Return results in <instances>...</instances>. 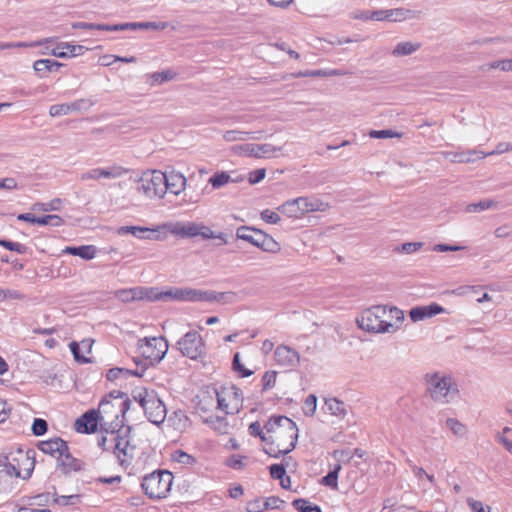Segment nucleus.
<instances>
[{"instance_id": "obj_1", "label": "nucleus", "mask_w": 512, "mask_h": 512, "mask_svg": "<svg viewBox=\"0 0 512 512\" xmlns=\"http://www.w3.org/2000/svg\"><path fill=\"white\" fill-rule=\"evenodd\" d=\"M404 320V313L395 306L375 305L363 310L356 319L360 329L370 333H395Z\"/></svg>"}, {"instance_id": "obj_2", "label": "nucleus", "mask_w": 512, "mask_h": 512, "mask_svg": "<svg viewBox=\"0 0 512 512\" xmlns=\"http://www.w3.org/2000/svg\"><path fill=\"white\" fill-rule=\"evenodd\" d=\"M426 390L430 398L440 404L452 402L458 395L459 389L452 376L433 372L427 373L424 377Z\"/></svg>"}, {"instance_id": "obj_3", "label": "nucleus", "mask_w": 512, "mask_h": 512, "mask_svg": "<svg viewBox=\"0 0 512 512\" xmlns=\"http://www.w3.org/2000/svg\"><path fill=\"white\" fill-rule=\"evenodd\" d=\"M160 229L165 230V239L167 238V234L170 233L180 238H194L199 236L204 240L215 238L220 239L222 244L227 243V239L224 233L220 232L216 234L212 229H210L202 222H165L161 224Z\"/></svg>"}, {"instance_id": "obj_4", "label": "nucleus", "mask_w": 512, "mask_h": 512, "mask_svg": "<svg viewBox=\"0 0 512 512\" xmlns=\"http://www.w3.org/2000/svg\"><path fill=\"white\" fill-rule=\"evenodd\" d=\"M264 428L269 434V439L278 442L280 446H285L288 450H293L298 438V428L296 423L286 416H272L269 418Z\"/></svg>"}, {"instance_id": "obj_5", "label": "nucleus", "mask_w": 512, "mask_h": 512, "mask_svg": "<svg viewBox=\"0 0 512 512\" xmlns=\"http://www.w3.org/2000/svg\"><path fill=\"white\" fill-rule=\"evenodd\" d=\"M133 398L143 409L148 421L155 425L164 422L167 415L166 406L155 391L138 389L133 392Z\"/></svg>"}, {"instance_id": "obj_6", "label": "nucleus", "mask_w": 512, "mask_h": 512, "mask_svg": "<svg viewBox=\"0 0 512 512\" xmlns=\"http://www.w3.org/2000/svg\"><path fill=\"white\" fill-rule=\"evenodd\" d=\"M168 342L164 337H145L138 340L137 348L144 358L139 360L134 358L137 367H142L143 364L154 365L159 363L168 351Z\"/></svg>"}, {"instance_id": "obj_7", "label": "nucleus", "mask_w": 512, "mask_h": 512, "mask_svg": "<svg viewBox=\"0 0 512 512\" xmlns=\"http://www.w3.org/2000/svg\"><path fill=\"white\" fill-rule=\"evenodd\" d=\"M173 475L166 470L154 471L143 478L141 487L150 499L166 497L171 489Z\"/></svg>"}, {"instance_id": "obj_8", "label": "nucleus", "mask_w": 512, "mask_h": 512, "mask_svg": "<svg viewBox=\"0 0 512 512\" xmlns=\"http://www.w3.org/2000/svg\"><path fill=\"white\" fill-rule=\"evenodd\" d=\"M166 174L159 170L145 171L137 183V190L147 198H163L167 192Z\"/></svg>"}, {"instance_id": "obj_9", "label": "nucleus", "mask_w": 512, "mask_h": 512, "mask_svg": "<svg viewBox=\"0 0 512 512\" xmlns=\"http://www.w3.org/2000/svg\"><path fill=\"white\" fill-rule=\"evenodd\" d=\"M129 433L130 427L110 433V448L122 466L129 465L134 457L135 446L130 443Z\"/></svg>"}, {"instance_id": "obj_10", "label": "nucleus", "mask_w": 512, "mask_h": 512, "mask_svg": "<svg viewBox=\"0 0 512 512\" xmlns=\"http://www.w3.org/2000/svg\"><path fill=\"white\" fill-rule=\"evenodd\" d=\"M236 236L266 252L276 253L280 250V244L273 237L256 228L241 226L237 229Z\"/></svg>"}, {"instance_id": "obj_11", "label": "nucleus", "mask_w": 512, "mask_h": 512, "mask_svg": "<svg viewBox=\"0 0 512 512\" xmlns=\"http://www.w3.org/2000/svg\"><path fill=\"white\" fill-rule=\"evenodd\" d=\"M110 405V401L104 398L100 404L98 410H88L75 422V429L79 433L90 434L97 430L98 424L105 425L106 417L104 414L107 413L106 407Z\"/></svg>"}, {"instance_id": "obj_12", "label": "nucleus", "mask_w": 512, "mask_h": 512, "mask_svg": "<svg viewBox=\"0 0 512 512\" xmlns=\"http://www.w3.org/2000/svg\"><path fill=\"white\" fill-rule=\"evenodd\" d=\"M218 407L227 414L238 413L242 407L243 394L235 385L223 386L216 390Z\"/></svg>"}, {"instance_id": "obj_13", "label": "nucleus", "mask_w": 512, "mask_h": 512, "mask_svg": "<svg viewBox=\"0 0 512 512\" xmlns=\"http://www.w3.org/2000/svg\"><path fill=\"white\" fill-rule=\"evenodd\" d=\"M183 356L191 360H200L205 356V344L197 331H189L177 342Z\"/></svg>"}, {"instance_id": "obj_14", "label": "nucleus", "mask_w": 512, "mask_h": 512, "mask_svg": "<svg viewBox=\"0 0 512 512\" xmlns=\"http://www.w3.org/2000/svg\"><path fill=\"white\" fill-rule=\"evenodd\" d=\"M161 224L154 228H147L141 226H122L118 228L117 233L119 235L132 234L138 239L163 241L165 240V230L160 229Z\"/></svg>"}, {"instance_id": "obj_15", "label": "nucleus", "mask_w": 512, "mask_h": 512, "mask_svg": "<svg viewBox=\"0 0 512 512\" xmlns=\"http://www.w3.org/2000/svg\"><path fill=\"white\" fill-rule=\"evenodd\" d=\"M232 150L240 156H253L256 158L270 157V155L280 151L279 147L272 144H242L232 148Z\"/></svg>"}, {"instance_id": "obj_16", "label": "nucleus", "mask_w": 512, "mask_h": 512, "mask_svg": "<svg viewBox=\"0 0 512 512\" xmlns=\"http://www.w3.org/2000/svg\"><path fill=\"white\" fill-rule=\"evenodd\" d=\"M128 170L122 166L112 165L107 168H93L88 171L83 172L80 175V180L85 182L89 180L98 181L102 178L104 179H116L125 175Z\"/></svg>"}, {"instance_id": "obj_17", "label": "nucleus", "mask_w": 512, "mask_h": 512, "mask_svg": "<svg viewBox=\"0 0 512 512\" xmlns=\"http://www.w3.org/2000/svg\"><path fill=\"white\" fill-rule=\"evenodd\" d=\"M94 105L91 99H78L71 103L55 104L49 108V115L51 117L64 116L74 112L87 111Z\"/></svg>"}, {"instance_id": "obj_18", "label": "nucleus", "mask_w": 512, "mask_h": 512, "mask_svg": "<svg viewBox=\"0 0 512 512\" xmlns=\"http://www.w3.org/2000/svg\"><path fill=\"white\" fill-rule=\"evenodd\" d=\"M13 453L17 464L21 467V478H30L35 467V451L31 449L23 451L19 448Z\"/></svg>"}, {"instance_id": "obj_19", "label": "nucleus", "mask_w": 512, "mask_h": 512, "mask_svg": "<svg viewBox=\"0 0 512 512\" xmlns=\"http://www.w3.org/2000/svg\"><path fill=\"white\" fill-rule=\"evenodd\" d=\"M199 289L194 288H170L163 291V300L198 302Z\"/></svg>"}, {"instance_id": "obj_20", "label": "nucleus", "mask_w": 512, "mask_h": 512, "mask_svg": "<svg viewBox=\"0 0 512 512\" xmlns=\"http://www.w3.org/2000/svg\"><path fill=\"white\" fill-rule=\"evenodd\" d=\"M274 357L277 364L287 368H293L300 361L298 352L286 345H279L275 349Z\"/></svg>"}, {"instance_id": "obj_21", "label": "nucleus", "mask_w": 512, "mask_h": 512, "mask_svg": "<svg viewBox=\"0 0 512 512\" xmlns=\"http://www.w3.org/2000/svg\"><path fill=\"white\" fill-rule=\"evenodd\" d=\"M237 294L233 291L217 292L213 290L199 289L198 302H221L224 304L234 303Z\"/></svg>"}, {"instance_id": "obj_22", "label": "nucleus", "mask_w": 512, "mask_h": 512, "mask_svg": "<svg viewBox=\"0 0 512 512\" xmlns=\"http://www.w3.org/2000/svg\"><path fill=\"white\" fill-rule=\"evenodd\" d=\"M445 309L437 303H431L426 306H416L409 311V317L413 322H419L431 318L437 314L443 313Z\"/></svg>"}, {"instance_id": "obj_23", "label": "nucleus", "mask_w": 512, "mask_h": 512, "mask_svg": "<svg viewBox=\"0 0 512 512\" xmlns=\"http://www.w3.org/2000/svg\"><path fill=\"white\" fill-rule=\"evenodd\" d=\"M66 445V441L59 437H55L46 441L39 442L37 447L43 453L58 459L63 454V451H66Z\"/></svg>"}, {"instance_id": "obj_24", "label": "nucleus", "mask_w": 512, "mask_h": 512, "mask_svg": "<svg viewBox=\"0 0 512 512\" xmlns=\"http://www.w3.org/2000/svg\"><path fill=\"white\" fill-rule=\"evenodd\" d=\"M15 456L11 452L4 459H0V482L5 480L7 477L21 478V467L18 464H14Z\"/></svg>"}, {"instance_id": "obj_25", "label": "nucleus", "mask_w": 512, "mask_h": 512, "mask_svg": "<svg viewBox=\"0 0 512 512\" xmlns=\"http://www.w3.org/2000/svg\"><path fill=\"white\" fill-rule=\"evenodd\" d=\"M83 464L80 460L73 457L66 445V451L57 459V467L64 473L78 472L82 470Z\"/></svg>"}, {"instance_id": "obj_26", "label": "nucleus", "mask_w": 512, "mask_h": 512, "mask_svg": "<svg viewBox=\"0 0 512 512\" xmlns=\"http://www.w3.org/2000/svg\"><path fill=\"white\" fill-rule=\"evenodd\" d=\"M303 216L311 212H325L329 204L316 197H298Z\"/></svg>"}, {"instance_id": "obj_27", "label": "nucleus", "mask_w": 512, "mask_h": 512, "mask_svg": "<svg viewBox=\"0 0 512 512\" xmlns=\"http://www.w3.org/2000/svg\"><path fill=\"white\" fill-rule=\"evenodd\" d=\"M166 179L167 190L171 193L179 195L185 190L187 179L181 173L172 171L169 175L166 174Z\"/></svg>"}, {"instance_id": "obj_28", "label": "nucleus", "mask_w": 512, "mask_h": 512, "mask_svg": "<svg viewBox=\"0 0 512 512\" xmlns=\"http://www.w3.org/2000/svg\"><path fill=\"white\" fill-rule=\"evenodd\" d=\"M147 370V365L143 364L142 367H137L135 370L127 369V368H112L107 372V379L109 381H114L120 377V375H123L124 377L128 376H136V377H142L144 375V372Z\"/></svg>"}, {"instance_id": "obj_29", "label": "nucleus", "mask_w": 512, "mask_h": 512, "mask_svg": "<svg viewBox=\"0 0 512 512\" xmlns=\"http://www.w3.org/2000/svg\"><path fill=\"white\" fill-rule=\"evenodd\" d=\"M277 210L289 218L301 219L303 217L297 198L285 201Z\"/></svg>"}, {"instance_id": "obj_30", "label": "nucleus", "mask_w": 512, "mask_h": 512, "mask_svg": "<svg viewBox=\"0 0 512 512\" xmlns=\"http://www.w3.org/2000/svg\"><path fill=\"white\" fill-rule=\"evenodd\" d=\"M63 253L79 256L85 260H91L96 256V247L93 245L67 246Z\"/></svg>"}, {"instance_id": "obj_31", "label": "nucleus", "mask_w": 512, "mask_h": 512, "mask_svg": "<svg viewBox=\"0 0 512 512\" xmlns=\"http://www.w3.org/2000/svg\"><path fill=\"white\" fill-rule=\"evenodd\" d=\"M421 47V43L419 42H412V41H406V42H399L395 48L392 50L391 54L394 57H403L408 56L416 51H418Z\"/></svg>"}, {"instance_id": "obj_32", "label": "nucleus", "mask_w": 512, "mask_h": 512, "mask_svg": "<svg viewBox=\"0 0 512 512\" xmlns=\"http://www.w3.org/2000/svg\"><path fill=\"white\" fill-rule=\"evenodd\" d=\"M419 12L405 8L388 9L389 22H401L418 17Z\"/></svg>"}, {"instance_id": "obj_33", "label": "nucleus", "mask_w": 512, "mask_h": 512, "mask_svg": "<svg viewBox=\"0 0 512 512\" xmlns=\"http://www.w3.org/2000/svg\"><path fill=\"white\" fill-rule=\"evenodd\" d=\"M173 428L177 431H184L190 425L189 417L183 410L174 411L168 418Z\"/></svg>"}, {"instance_id": "obj_34", "label": "nucleus", "mask_w": 512, "mask_h": 512, "mask_svg": "<svg viewBox=\"0 0 512 512\" xmlns=\"http://www.w3.org/2000/svg\"><path fill=\"white\" fill-rule=\"evenodd\" d=\"M62 65V63L52 59H39L34 62L33 68L37 73L42 74L57 71Z\"/></svg>"}, {"instance_id": "obj_35", "label": "nucleus", "mask_w": 512, "mask_h": 512, "mask_svg": "<svg viewBox=\"0 0 512 512\" xmlns=\"http://www.w3.org/2000/svg\"><path fill=\"white\" fill-rule=\"evenodd\" d=\"M204 423L208 424L214 431L219 434H227L229 431V424L225 417L210 416L204 419Z\"/></svg>"}, {"instance_id": "obj_36", "label": "nucleus", "mask_w": 512, "mask_h": 512, "mask_svg": "<svg viewBox=\"0 0 512 512\" xmlns=\"http://www.w3.org/2000/svg\"><path fill=\"white\" fill-rule=\"evenodd\" d=\"M349 74L345 70L341 69H328V70H311L306 72H301L298 74L300 77H330V76H344Z\"/></svg>"}, {"instance_id": "obj_37", "label": "nucleus", "mask_w": 512, "mask_h": 512, "mask_svg": "<svg viewBox=\"0 0 512 512\" xmlns=\"http://www.w3.org/2000/svg\"><path fill=\"white\" fill-rule=\"evenodd\" d=\"M230 182H238V180L233 179L230 174L225 171L215 173L208 180V183L211 184L214 189H219Z\"/></svg>"}, {"instance_id": "obj_38", "label": "nucleus", "mask_w": 512, "mask_h": 512, "mask_svg": "<svg viewBox=\"0 0 512 512\" xmlns=\"http://www.w3.org/2000/svg\"><path fill=\"white\" fill-rule=\"evenodd\" d=\"M141 288L121 289L115 293V296L123 302H130L134 300H142Z\"/></svg>"}, {"instance_id": "obj_39", "label": "nucleus", "mask_w": 512, "mask_h": 512, "mask_svg": "<svg viewBox=\"0 0 512 512\" xmlns=\"http://www.w3.org/2000/svg\"><path fill=\"white\" fill-rule=\"evenodd\" d=\"M264 442L266 443L264 452L271 457L279 458L281 455H286L291 452V450H288L285 446H280L278 442H273L270 439Z\"/></svg>"}, {"instance_id": "obj_40", "label": "nucleus", "mask_w": 512, "mask_h": 512, "mask_svg": "<svg viewBox=\"0 0 512 512\" xmlns=\"http://www.w3.org/2000/svg\"><path fill=\"white\" fill-rule=\"evenodd\" d=\"M325 406L332 415L340 417L346 415V405L336 398L326 399Z\"/></svg>"}, {"instance_id": "obj_41", "label": "nucleus", "mask_w": 512, "mask_h": 512, "mask_svg": "<svg viewBox=\"0 0 512 512\" xmlns=\"http://www.w3.org/2000/svg\"><path fill=\"white\" fill-rule=\"evenodd\" d=\"M52 41H53L52 38H46L44 40L36 41V42H31V43H26V42L4 43V42H0V50L12 49V48L37 47V46H40V45H42L44 43H48V42H52Z\"/></svg>"}, {"instance_id": "obj_42", "label": "nucleus", "mask_w": 512, "mask_h": 512, "mask_svg": "<svg viewBox=\"0 0 512 512\" xmlns=\"http://www.w3.org/2000/svg\"><path fill=\"white\" fill-rule=\"evenodd\" d=\"M293 507L300 512H322L318 505H313L306 499H295L292 502Z\"/></svg>"}, {"instance_id": "obj_43", "label": "nucleus", "mask_w": 512, "mask_h": 512, "mask_svg": "<svg viewBox=\"0 0 512 512\" xmlns=\"http://www.w3.org/2000/svg\"><path fill=\"white\" fill-rule=\"evenodd\" d=\"M341 470V465H336L335 468L330 471L326 476H324L321 480V483L332 488L336 489L338 486V474Z\"/></svg>"}, {"instance_id": "obj_44", "label": "nucleus", "mask_w": 512, "mask_h": 512, "mask_svg": "<svg viewBox=\"0 0 512 512\" xmlns=\"http://www.w3.org/2000/svg\"><path fill=\"white\" fill-rule=\"evenodd\" d=\"M495 206V202L492 200H482L477 203H471L466 206V212L468 213H478L484 210H488Z\"/></svg>"}, {"instance_id": "obj_45", "label": "nucleus", "mask_w": 512, "mask_h": 512, "mask_svg": "<svg viewBox=\"0 0 512 512\" xmlns=\"http://www.w3.org/2000/svg\"><path fill=\"white\" fill-rule=\"evenodd\" d=\"M446 426L452 431L457 437H463L466 434V427L460 421L455 418H448L446 420Z\"/></svg>"}, {"instance_id": "obj_46", "label": "nucleus", "mask_w": 512, "mask_h": 512, "mask_svg": "<svg viewBox=\"0 0 512 512\" xmlns=\"http://www.w3.org/2000/svg\"><path fill=\"white\" fill-rule=\"evenodd\" d=\"M64 223L63 219L58 215H45L37 217L36 224L45 226L50 225L54 227L61 226Z\"/></svg>"}, {"instance_id": "obj_47", "label": "nucleus", "mask_w": 512, "mask_h": 512, "mask_svg": "<svg viewBox=\"0 0 512 512\" xmlns=\"http://www.w3.org/2000/svg\"><path fill=\"white\" fill-rule=\"evenodd\" d=\"M61 204L62 200L60 198H55L47 203H35L33 205V209L44 212L56 211L60 209Z\"/></svg>"}, {"instance_id": "obj_48", "label": "nucleus", "mask_w": 512, "mask_h": 512, "mask_svg": "<svg viewBox=\"0 0 512 512\" xmlns=\"http://www.w3.org/2000/svg\"><path fill=\"white\" fill-rule=\"evenodd\" d=\"M142 293L140 294L143 299H147L149 301H159L163 300V291H160L158 288H141Z\"/></svg>"}, {"instance_id": "obj_49", "label": "nucleus", "mask_w": 512, "mask_h": 512, "mask_svg": "<svg viewBox=\"0 0 512 512\" xmlns=\"http://www.w3.org/2000/svg\"><path fill=\"white\" fill-rule=\"evenodd\" d=\"M232 368L239 374L240 377H249L253 374V371L245 368L240 362V355L236 353L233 357Z\"/></svg>"}, {"instance_id": "obj_50", "label": "nucleus", "mask_w": 512, "mask_h": 512, "mask_svg": "<svg viewBox=\"0 0 512 512\" xmlns=\"http://www.w3.org/2000/svg\"><path fill=\"white\" fill-rule=\"evenodd\" d=\"M64 48L66 50V58L67 57H76L83 55L86 51H88V48L82 45H74L69 43H64Z\"/></svg>"}, {"instance_id": "obj_51", "label": "nucleus", "mask_w": 512, "mask_h": 512, "mask_svg": "<svg viewBox=\"0 0 512 512\" xmlns=\"http://www.w3.org/2000/svg\"><path fill=\"white\" fill-rule=\"evenodd\" d=\"M32 433L35 436H42L44 435L48 430V423L46 420L41 418H35L32 427H31Z\"/></svg>"}, {"instance_id": "obj_52", "label": "nucleus", "mask_w": 512, "mask_h": 512, "mask_svg": "<svg viewBox=\"0 0 512 512\" xmlns=\"http://www.w3.org/2000/svg\"><path fill=\"white\" fill-rule=\"evenodd\" d=\"M0 246L10 250L15 251L19 254L26 253L27 247L24 244L18 243V242H12L5 239H0Z\"/></svg>"}, {"instance_id": "obj_53", "label": "nucleus", "mask_w": 512, "mask_h": 512, "mask_svg": "<svg viewBox=\"0 0 512 512\" xmlns=\"http://www.w3.org/2000/svg\"><path fill=\"white\" fill-rule=\"evenodd\" d=\"M249 134V132L239 131V130H229L223 134V139L227 142H234L245 140V137Z\"/></svg>"}, {"instance_id": "obj_54", "label": "nucleus", "mask_w": 512, "mask_h": 512, "mask_svg": "<svg viewBox=\"0 0 512 512\" xmlns=\"http://www.w3.org/2000/svg\"><path fill=\"white\" fill-rule=\"evenodd\" d=\"M277 373L275 371H267L262 377L263 390L272 389L276 384Z\"/></svg>"}, {"instance_id": "obj_55", "label": "nucleus", "mask_w": 512, "mask_h": 512, "mask_svg": "<svg viewBox=\"0 0 512 512\" xmlns=\"http://www.w3.org/2000/svg\"><path fill=\"white\" fill-rule=\"evenodd\" d=\"M369 136L374 139H386V138H393V137H399V133L387 129V130H371L369 132Z\"/></svg>"}, {"instance_id": "obj_56", "label": "nucleus", "mask_w": 512, "mask_h": 512, "mask_svg": "<svg viewBox=\"0 0 512 512\" xmlns=\"http://www.w3.org/2000/svg\"><path fill=\"white\" fill-rule=\"evenodd\" d=\"M20 189L17 180L13 177H6L0 179V190L13 191Z\"/></svg>"}, {"instance_id": "obj_57", "label": "nucleus", "mask_w": 512, "mask_h": 512, "mask_svg": "<svg viewBox=\"0 0 512 512\" xmlns=\"http://www.w3.org/2000/svg\"><path fill=\"white\" fill-rule=\"evenodd\" d=\"M151 84H161L163 82H166L168 80L173 79L174 74L170 71H163V72H155L151 76Z\"/></svg>"}, {"instance_id": "obj_58", "label": "nucleus", "mask_w": 512, "mask_h": 512, "mask_svg": "<svg viewBox=\"0 0 512 512\" xmlns=\"http://www.w3.org/2000/svg\"><path fill=\"white\" fill-rule=\"evenodd\" d=\"M266 510L265 504H263V498H256L250 500L246 504L247 512H263Z\"/></svg>"}, {"instance_id": "obj_59", "label": "nucleus", "mask_w": 512, "mask_h": 512, "mask_svg": "<svg viewBox=\"0 0 512 512\" xmlns=\"http://www.w3.org/2000/svg\"><path fill=\"white\" fill-rule=\"evenodd\" d=\"M261 219L269 224H277L280 222L281 217L278 213L270 209H265L261 212Z\"/></svg>"}, {"instance_id": "obj_60", "label": "nucleus", "mask_w": 512, "mask_h": 512, "mask_svg": "<svg viewBox=\"0 0 512 512\" xmlns=\"http://www.w3.org/2000/svg\"><path fill=\"white\" fill-rule=\"evenodd\" d=\"M317 398L315 395H309L304 402V412L308 416H312L316 411Z\"/></svg>"}, {"instance_id": "obj_61", "label": "nucleus", "mask_w": 512, "mask_h": 512, "mask_svg": "<svg viewBox=\"0 0 512 512\" xmlns=\"http://www.w3.org/2000/svg\"><path fill=\"white\" fill-rule=\"evenodd\" d=\"M0 299L1 300H5V299L22 300V299H24V295L17 290L0 288Z\"/></svg>"}, {"instance_id": "obj_62", "label": "nucleus", "mask_w": 512, "mask_h": 512, "mask_svg": "<svg viewBox=\"0 0 512 512\" xmlns=\"http://www.w3.org/2000/svg\"><path fill=\"white\" fill-rule=\"evenodd\" d=\"M249 433L252 436L259 437L262 441L269 440V434L266 435L263 433L259 422H253L249 425Z\"/></svg>"}, {"instance_id": "obj_63", "label": "nucleus", "mask_w": 512, "mask_h": 512, "mask_svg": "<svg viewBox=\"0 0 512 512\" xmlns=\"http://www.w3.org/2000/svg\"><path fill=\"white\" fill-rule=\"evenodd\" d=\"M173 458L178 463L186 464V465L192 464L195 461V459L191 455H189L188 453H186L182 450H177L174 453Z\"/></svg>"}, {"instance_id": "obj_64", "label": "nucleus", "mask_w": 512, "mask_h": 512, "mask_svg": "<svg viewBox=\"0 0 512 512\" xmlns=\"http://www.w3.org/2000/svg\"><path fill=\"white\" fill-rule=\"evenodd\" d=\"M467 504L473 512H490V507H484L481 501L474 500L472 498L467 499Z\"/></svg>"}]
</instances>
